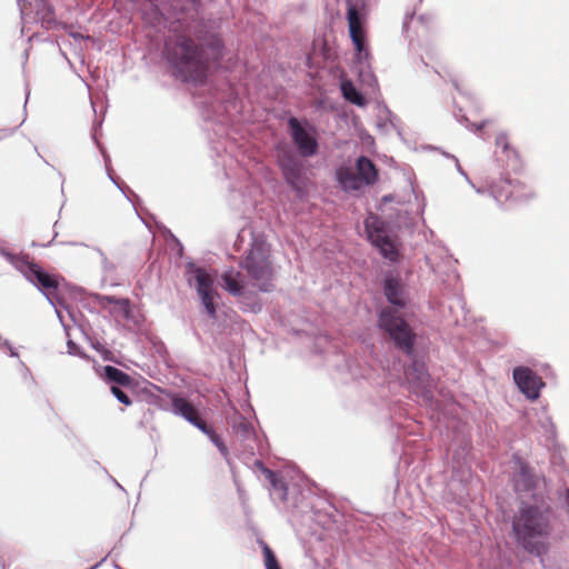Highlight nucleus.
<instances>
[{"instance_id": "a878e982", "label": "nucleus", "mask_w": 569, "mask_h": 569, "mask_svg": "<svg viewBox=\"0 0 569 569\" xmlns=\"http://www.w3.org/2000/svg\"><path fill=\"white\" fill-rule=\"evenodd\" d=\"M111 393L123 405L126 406H130L131 405V400L130 398L128 397V395L122 391L119 387L117 386H112L111 387Z\"/></svg>"}, {"instance_id": "412c9836", "label": "nucleus", "mask_w": 569, "mask_h": 569, "mask_svg": "<svg viewBox=\"0 0 569 569\" xmlns=\"http://www.w3.org/2000/svg\"><path fill=\"white\" fill-rule=\"evenodd\" d=\"M341 92L346 100L357 106H365L366 99L356 89L353 83L350 80H345L341 82Z\"/></svg>"}, {"instance_id": "7c9ffc66", "label": "nucleus", "mask_w": 569, "mask_h": 569, "mask_svg": "<svg viewBox=\"0 0 569 569\" xmlns=\"http://www.w3.org/2000/svg\"><path fill=\"white\" fill-rule=\"evenodd\" d=\"M567 498H568V500H569V489L567 490Z\"/></svg>"}, {"instance_id": "cd10ccee", "label": "nucleus", "mask_w": 569, "mask_h": 569, "mask_svg": "<svg viewBox=\"0 0 569 569\" xmlns=\"http://www.w3.org/2000/svg\"><path fill=\"white\" fill-rule=\"evenodd\" d=\"M496 146L501 148L503 152H508L510 150L508 136L505 133L498 134L496 138Z\"/></svg>"}, {"instance_id": "4be33fe9", "label": "nucleus", "mask_w": 569, "mask_h": 569, "mask_svg": "<svg viewBox=\"0 0 569 569\" xmlns=\"http://www.w3.org/2000/svg\"><path fill=\"white\" fill-rule=\"evenodd\" d=\"M104 377L109 381L116 382L120 386L128 387L131 385L132 379L129 375L123 372L122 370L112 367V366H106L103 368Z\"/></svg>"}, {"instance_id": "1a4fd4ad", "label": "nucleus", "mask_w": 569, "mask_h": 569, "mask_svg": "<svg viewBox=\"0 0 569 569\" xmlns=\"http://www.w3.org/2000/svg\"><path fill=\"white\" fill-rule=\"evenodd\" d=\"M347 19L350 38L355 44L358 60L367 59L369 57V50L366 48L365 32L361 26L360 14L356 6L349 4Z\"/></svg>"}, {"instance_id": "7ed1b4c3", "label": "nucleus", "mask_w": 569, "mask_h": 569, "mask_svg": "<svg viewBox=\"0 0 569 569\" xmlns=\"http://www.w3.org/2000/svg\"><path fill=\"white\" fill-rule=\"evenodd\" d=\"M240 267L260 291L268 292L271 290L274 277L271 247L262 237H253L250 248L240 261Z\"/></svg>"}, {"instance_id": "a211bd4d", "label": "nucleus", "mask_w": 569, "mask_h": 569, "mask_svg": "<svg viewBox=\"0 0 569 569\" xmlns=\"http://www.w3.org/2000/svg\"><path fill=\"white\" fill-rule=\"evenodd\" d=\"M356 169L361 183L373 184L378 180V170L375 163L367 157L361 156L357 159Z\"/></svg>"}, {"instance_id": "f257e3e1", "label": "nucleus", "mask_w": 569, "mask_h": 569, "mask_svg": "<svg viewBox=\"0 0 569 569\" xmlns=\"http://www.w3.org/2000/svg\"><path fill=\"white\" fill-rule=\"evenodd\" d=\"M553 510L545 498L521 502L512 518V531L518 545L527 552L541 557L549 550L553 531Z\"/></svg>"}, {"instance_id": "393cba45", "label": "nucleus", "mask_w": 569, "mask_h": 569, "mask_svg": "<svg viewBox=\"0 0 569 569\" xmlns=\"http://www.w3.org/2000/svg\"><path fill=\"white\" fill-rule=\"evenodd\" d=\"M10 140L13 144L24 141V138L14 129H0V142Z\"/></svg>"}, {"instance_id": "b1692460", "label": "nucleus", "mask_w": 569, "mask_h": 569, "mask_svg": "<svg viewBox=\"0 0 569 569\" xmlns=\"http://www.w3.org/2000/svg\"><path fill=\"white\" fill-rule=\"evenodd\" d=\"M204 435L209 437V439L212 441V443L218 448V450L221 452L223 457H227L229 451L222 439L219 435L216 433V431L206 425L204 430H201Z\"/></svg>"}, {"instance_id": "20e7f679", "label": "nucleus", "mask_w": 569, "mask_h": 569, "mask_svg": "<svg viewBox=\"0 0 569 569\" xmlns=\"http://www.w3.org/2000/svg\"><path fill=\"white\" fill-rule=\"evenodd\" d=\"M379 326L395 341L398 349L412 355L416 335L402 317L396 315L391 308H385L379 316Z\"/></svg>"}, {"instance_id": "f8f14e48", "label": "nucleus", "mask_w": 569, "mask_h": 569, "mask_svg": "<svg viewBox=\"0 0 569 569\" xmlns=\"http://www.w3.org/2000/svg\"><path fill=\"white\" fill-rule=\"evenodd\" d=\"M23 272L29 281L39 287L41 290H56L59 286L58 278L48 273L34 262H27Z\"/></svg>"}, {"instance_id": "39448f33", "label": "nucleus", "mask_w": 569, "mask_h": 569, "mask_svg": "<svg viewBox=\"0 0 569 569\" xmlns=\"http://www.w3.org/2000/svg\"><path fill=\"white\" fill-rule=\"evenodd\" d=\"M366 231L371 243L377 247L383 258L395 262L399 258L396 243L388 234L386 222L376 214H370L365 221Z\"/></svg>"}, {"instance_id": "f03ea898", "label": "nucleus", "mask_w": 569, "mask_h": 569, "mask_svg": "<svg viewBox=\"0 0 569 569\" xmlns=\"http://www.w3.org/2000/svg\"><path fill=\"white\" fill-rule=\"evenodd\" d=\"M168 62L183 81L202 82L207 78L209 61L202 46L187 34L170 37L164 44Z\"/></svg>"}, {"instance_id": "ddd939ff", "label": "nucleus", "mask_w": 569, "mask_h": 569, "mask_svg": "<svg viewBox=\"0 0 569 569\" xmlns=\"http://www.w3.org/2000/svg\"><path fill=\"white\" fill-rule=\"evenodd\" d=\"M172 411L183 417L199 430H204L206 421L199 417L198 409L186 398L174 396L171 400Z\"/></svg>"}, {"instance_id": "6ab92c4d", "label": "nucleus", "mask_w": 569, "mask_h": 569, "mask_svg": "<svg viewBox=\"0 0 569 569\" xmlns=\"http://www.w3.org/2000/svg\"><path fill=\"white\" fill-rule=\"evenodd\" d=\"M336 176L338 182L346 191L359 190L362 187L361 178H359L358 172H355L350 167L342 166L338 168Z\"/></svg>"}, {"instance_id": "6e6552de", "label": "nucleus", "mask_w": 569, "mask_h": 569, "mask_svg": "<svg viewBox=\"0 0 569 569\" xmlns=\"http://www.w3.org/2000/svg\"><path fill=\"white\" fill-rule=\"evenodd\" d=\"M406 379L415 393L421 396L425 400L432 398L430 376L426 371L425 365L413 361L406 371Z\"/></svg>"}, {"instance_id": "423d86ee", "label": "nucleus", "mask_w": 569, "mask_h": 569, "mask_svg": "<svg viewBox=\"0 0 569 569\" xmlns=\"http://www.w3.org/2000/svg\"><path fill=\"white\" fill-rule=\"evenodd\" d=\"M491 192L498 201H508L510 199L522 201L535 196L533 190L525 182L507 178H500L495 181L491 184Z\"/></svg>"}, {"instance_id": "aec40b11", "label": "nucleus", "mask_w": 569, "mask_h": 569, "mask_svg": "<svg viewBox=\"0 0 569 569\" xmlns=\"http://www.w3.org/2000/svg\"><path fill=\"white\" fill-rule=\"evenodd\" d=\"M263 473L270 481L271 488L278 495V498L282 501H286L288 496V486L286 481L281 477H279L274 471L268 468L263 469Z\"/></svg>"}, {"instance_id": "bb28decb", "label": "nucleus", "mask_w": 569, "mask_h": 569, "mask_svg": "<svg viewBox=\"0 0 569 569\" xmlns=\"http://www.w3.org/2000/svg\"><path fill=\"white\" fill-rule=\"evenodd\" d=\"M109 303H116L118 305L121 310L124 312L126 316H128L130 311V303L128 299H116L114 297H107L106 298Z\"/></svg>"}, {"instance_id": "dca6fc26", "label": "nucleus", "mask_w": 569, "mask_h": 569, "mask_svg": "<svg viewBox=\"0 0 569 569\" xmlns=\"http://www.w3.org/2000/svg\"><path fill=\"white\" fill-rule=\"evenodd\" d=\"M518 467L519 471L513 478L516 490L519 492H525L536 488L539 479L532 472L531 468L522 461L518 462Z\"/></svg>"}, {"instance_id": "f3484780", "label": "nucleus", "mask_w": 569, "mask_h": 569, "mask_svg": "<svg viewBox=\"0 0 569 569\" xmlns=\"http://www.w3.org/2000/svg\"><path fill=\"white\" fill-rule=\"evenodd\" d=\"M221 279L223 281V288L233 297H240L246 295L247 284L243 281L241 272L233 269L226 271Z\"/></svg>"}, {"instance_id": "0eeeda50", "label": "nucleus", "mask_w": 569, "mask_h": 569, "mask_svg": "<svg viewBox=\"0 0 569 569\" xmlns=\"http://www.w3.org/2000/svg\"><path fill=\"white\" fill-rule=\"evenodd\" d=\"M190 271L193 273L196 281V289L200 297L201 303L203 305L208 316L211 319L217 318V305L214 297L217 292L213 291V278L203 268L190 266Z\"/></svg>"}, {"instance_id": "2eb2a0df", "label": "nucleus", "mask_w": 569, "mask_h": 569, "mask_svg": "<svg viewBox=\"0 0 569 569\" xmlns=\"http://www.w3.org/2000/svg\"><path fill=\"white\" fill-rule=\"evenodd\" d=\"M385 296L387 300L398 307L406 306V292L401 280L397 277H387L385 280Z\"/></svg>"}, {"instance_id": "c756f323", "label": "nucleus", "mask_w": 569, "mask_h": 569, "mask_svg": "<svg viewBox=\"0 0 569 569\" xmlns=\"http://www.w3.org/2000/svg\"><path fill=\"white\" fill-rule=\"evenodd\" d=\"M447 77L449 78V80L452 82V84L455 86V88L457 90H460V84L458 82V79L456 78L455 74H452L451 72H447Z\"/></svg>"}, {"instance_id": "9b49d317", "label": "nucleus", "mask_w": 569, "mask_h": 569, "mask_svg": "<svg viewBox=\"0 0 569 569\" xmlns=\"http://www.w3.org/2000/svg\"><path fill=\"white\" fill-rule=\"evenodd\" d=\"M291 138L302 157H312L318 151V142L296 118L289 119Z\"/></svg>"}, {"instance_id": "5701e85b", "label": "nucleus", "mask_w": 569, "mask_h": 569, "mask_svg": "<svg viewBox=\"0 0 569 569\" xmlns=\"http://www.w3.org/2000/svg\"><path fill=\"white\" fill-rule=\"evenodd\" d=\"M260 546L262 548L266 569H281L274 552L268 546V543L261 540Z\"/></svg>"}, {"instance_id": "4468645a", "label": "nucleus", "mask_w": 569, "mask_h": 569, "mask_svg": "<svg viewBox=\"0 0 569 569\" xmlns=\"http://www.w3.org/2000/svg\"><path fill=\"white\" fill-rule=\"evenodd\" d=\"M280 167L283 172L286 181L296 191L301 190L302 164L293 156L283 157L280 160Z\"/></svg>"}, {"instance_id": "c85d7f7f", "label": "nucleus", "mask_w": 569, "mask_h": 569, "mask_svg": "<svg viewBox=\"0 0 569 569\" xmlns=\"http://www.w3.org/2000/svg\"><path fill=\"white\" fill-rule=\"evenodd\" d=\"M238 430H241L242 432L244 433H248L250 430H251V425L244 420H242L239 425H238Z\"/></svg>"}, {"instance_id": "9d476101", "label": "nucleus", "mask_w": 569, "mask_h": 569, "mask_svg": "<svg viewBox=\"0 0 569 569\" xmlns=\"http://www.w3.org/2000/svg\"><path fill=\"white\" fill-rule=\"evenodd\" d=\"M513 380L520 391L529 399H537L543 382L531 369L518 367L513 370Z\"/></svg>"}]
</instances>
